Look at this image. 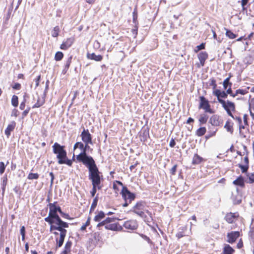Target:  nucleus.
Here are the masks:
<instances>
[{
  "mask_svg": "<svg viewBox=\"0 0 254 254\" xmlns=\"http://www.w3.org/2000/svg\"><path fill=\"white\" fill-rule=\"evenodd\" d=\"M52 148L53 153L56 154V157L59 164H66L68 166H72L71 160L67 158V152L65 149L64 146L61 145L58 142H55Z\"/></svg>",
  "mask_w": 254,
  "mask_h": 254,
  "instance_id": "nucleus-1",
  "label": "nucleus"
},
{
  "mask_svg": "<svg viewBox=\"0 0 254 254\" xmlns=\"http://www.w3.org/2000/svg\"><path fill=\"white\" fill-rule=\"evenodd\" d=\"M83 165L88 170V178L91 181L92 184L103 180L102 173L99 171L95 161Z\"/></svg>",
  "mask_w": 254,
  "mask_h": 254,
  "instance_id": "nucleus-2",
  "label": "nucleus"
},
{
  "mask_svg": "<svg viewBox=\"0 0 254 254\" xmlns=\"http://www.w3.org/2000/svg\"><path fill=\"white\" fill-rule=\"evenodd\" d=\"M90 143H84V151L76 156L77 162L81 163L83 165L90 162H94L93 157L88 154V152H92L93 148L90 146Z\"/></svg>",
  "mask_w": 254,
  "mask_h": 254,
  "instance_id": "nucleus-3",
  "label": "nucleus"
},
{
  "mask_svg": "<svg viewBox=\"0 0 254 254\" xmlns=\"http://www.w3.org/2000/svg\"><path fill=\"white\" fill-rule=\"evenodd\" d=\"M199 109H202L205 113L210 114L214 113V111L211 108L209 101L203 96L199 97Z\"/></svg>",
  "mask_w": 254,
  "mask_h": 254,
  "instance_id": "nucleus-4",
  "label": "nucleus"
},
{
  "mask_svg": "<svg viewBox=\"0 0 254 254\" xmlns=\"http://www.w3.org/2000/svg\"><path fill=\"white\" fill-rule=\"evenodd\" d=\"M120 193L124 200L128 199H135L136 197V194L131 192L126 186H123Z\"/></svg>",
  "mask_w": 254,
  "mask_h": 254,
  "instance_id": "nucleus-5",
  "label": "nucleus"
},
{
  "mask_svg": "<svg viewBox=\"0 0 254 254\" xmlns=\"http://www.w3.org/2000/svg\"><path fill=\"white\" fill-rule=\"evenodd\" d=\"M80 137H81L82 141L84 143H90L91 145L93 144L92 141V136L89 132L88 129L83 128L81 133Z\"/></svg>",
  "mask_w": 254,
  "mask_h": 254,
  "instance_id": "nucleus-6",
  "label": "nucleus"
},
{
  "mask_svg": "<svg viewBox=\"0 0 254 254\" xmlns=\"http://www.w3.org/2000/svg\"><path fill=\"white\" fill-rule=\"evenodd\" d=\"M146 202L143 200H140L137 201L135 204L129 210V212H133L136 214L137 212L143 210L146 205Z\"/></svg>",
  "mask_w": 254,
  "mask_h": 254,
  "instance_id": "nucleus-7",
  "label": "nucleus"
},
{
  "mask_svg": "<svg viewBox=\"0 0 254 254\" xmlns=\"http://www.w3.org/2000/svg\"><path fill=\"white\" fill-rule=\"evenodd\" d=\"M68 226H69V224L68 223L62 220L58 226H56V225L50 226V231L52 232L53 230H57V231H64L67 232V231L65 228H68Z\"/></svg>",
  "mask_w": 254,
  "mask_h": 254,
  "instance_id": "nucleus-8",
  "label": "nucleus"
},
{
  "mask_svg": "<svg viewBox=\"0 0 254 254\" xmlns=\"http://www.w3.org/2000/svg\"><path fill=\"white\" fill-rule=\"evenodd\" d=\"M139 136L141 141L143 142L146 141L147 139L150 137L149 128L147 127L143 126L139 133Z\"/></svg>",
  "mask_w": 254,
  "mask_h": 254,
  "instance_id": "nucleus-9",
  "label": "nucleus"
},
{
  "mask_svg": "<svg viewBox=\"0 0 254 254\" xmlns=\"http://www.w3.org/2000/svg\"><path fill=\"white\" fill-rule=\"evenodd\" d=\"M123 226L127 230L133 231L136 230L138 227V224L136 220H130L125 222Z\"/></svg>",
  "mask_w": 254,
  "mask_h": 254,
  "instance_id": "nucleus-10",
  "label": "nucleus"
},
{
  "mask_svg": "<svg viewBox=\"0 0 254 254\" xmlns=\"http://www.w3.org/2000/svg\"><path fill=\"white\" fill-rule=\"evenodd\" d=\"M240 235L239 231H232L230 233H228L227 235V242L230 244L234 243L240 237Z\"/></svg>",
  "mask_w": 254,
  "mask_h": 254,
  "instance_id": "nucleus-11",
  "label": "nucleus"
},
{
  "mask_svg": "<svg viewBox=\"0 0 254 254\" xmlns=\"http://www.w3.org/2000/svg\"><path fill=\"white\" fill-rule=\"evenodd\" d=\"M239 217V214L238 212H230L226 214V215L225 216V220L228 223L231 224L235 222Z\"/></svg>",
  "mask_w": 254,
  "mask_h": 254,
  "instance_id": "nucleus-12",
  "label": "nucleus"
},
{
  "mask_svg": "<svg viewBox=\"0 0 254 254\" xmlns=\"http://www.w3.org/2000/svg\"><path fill=\"white\" fill-rule=\"evenodd\" d=\"M219 102L222 104V107L225 110H231L233 111H235V106L233 102L229 100H227V102H226L224 100H219Z\"/></svg>",
  "mask_w": 254,
  "mask_h": 254,
  "instance_id": "nucleus-13",
  "label": "nucleus"
},
{
  "mask_svg": "<svg viewBox=\"0 0 254 254\" xmlns=\"http://www.w3.org/2000/svg\"><path fill=\"white\" fill-rule=\"evenodd\" d=\"M74 38L70 37L67 38L65 41H64L60 46V48L63 50H66L71 46L74 42Z\"/></svg>",
  "mask_w": 254,
  "mask_h": 254,
  "instance_id": "nucleus-14",
  "label": "nucleus"
},
{
  "mask_svg": "<svg viewBox=\"0 0 254 254\" xmlns=\"http://www.w3.org/2000/svg\"><path fill=\"white\" fill-rule=\"evenodd\" d=\"M16 123L15 121H11L9 124L8 125L7 127L4 130V133L7 137H9L16 126Z\"/></svg>",
  "mask_w": 254,
  "mask_h": 254,
  "instance_id": "nucleus-15",
  "label": "nucleus"
},
{
  "mask_svg": "<svg viewBox=\"0 0 254 254\" xmlns=\"http://www.w3.org/2000/svg\"><path fill=\"white\" fill-rule=\"evenodd\" d=\"M48 206L50 209L49 215L48 217L45 218L44 220L48 223H51L50 217L58 213V212L56 210V207H53V205H48Z\"/></svg>",
  "mask_w": 254,
  "mask_h": 254,
  "instance_id": "nucleus-16",
  "label": "nucleus"
},
{
  "mask_svg": "<svg viewBox=\"0 0 254 254\" xmlns=\"http://www.w3.org/2000/svg\"><path fill=\"white\" fill-rule=\"evenodd\" d=\"M105 229L107 230H110L112 231H122L123 227L120 226L118 223H112L106 225Z\"/></svg>",
  "mask_w": 254,
  "mask_h": 254,
  "instance_id": "nucleus-17",
  "label": "nucleus"
},
{
  "mask_svg": "<svg viewBox=\"0 0 254 254\" xmlns=\"http://www.w3.org/2000/svg\"><path fill=\"white\" fill-rule=\"evenodd\" d=\"M50 219L51 220V223H49L50 226L52 225H56L58 226L61 222L62 221V219L60 218L58 213L51 216L50 217Z\"/></svg>",
  "mask_w": 254,
  "mask_h": 254,
  "instance_id": "nucleus-18",
  "label": "nucleus"
},
{
  "mask_svg": "<svg viewBox=\"0 0 254 254\" xmlns=\"http://www.w3.org/2000/svg\"><path fill=\"white\" fill-rule=\"evenodd\" d=\"M208 58V54L206 52H201L198 54V58L201 66H204L205 62Z\"/></svg>",
  "mask_w": 254,
  "mask_h": 254,
  "instance_id": "nucleus-19",
  "label": "nucleus"
},
{
  "mask_svg": "<svg viewBox=\"0 0 254 254\" xmlns=\"http://www.w3.org/2000/svg\"><path fill=\"white\" fill-rule=\"evenodd\" d=\"M136 215L141 218L143 221L147 223H150L153 220V218H149L144 213V210L137 212Z\"/></svg>",
  "mask_w": 254,
  "mask_h": 254,
  "instance_id": "nucleus-20",
  "label": "nucleus"
},
{
  "mask_svg": "<svg viewBox=\"0 0 254 254\" xmlns=\"http://www.w3.org/2000/svg\"><path fill=\"white\" fill-rule=\"evenodd\" d=\"M219 117L217 115H214L211 117L209 120V123L213 126H219L220 125V121L219 120Z\"/></svg>",
  "mask_w": 254,
  "mask_h": 254,
  "instance_id": "nucleus-21",
  "label": "nucleus"
},
{
  "mask_svg": "<svg viewBox=\"0 0 254 254\" xmlns=\"http://www.w3.org/2000/svg\"><path fill=\"white\" fill-rule=\"evenodd\" d=\"M87 57L88 59L94 60L97 62H99L102 61L103 59V56L101 55H96L95 53H93L92 54L87 53Z\"/></svg>",
  "mask_w": 254,
  "mask_h": 254,
  "instance_id": "nucleus-22",
  "label": "nucleus"
},
{
  "mask_svg": "<svg viewBox=\"0 0 254 254\" xmlns=\"http://www.w3.org/2000/svg\"><path fill=\"white\" fill-rule=\"evenodd\" d=\"M235 252L234 249L228 244H225L221 254H233Z\"/></svg>",
  "mask_w": 254,
  "mask_h": 254,
  "instance_id": "nucleus-23",
  "label": "nucleus"
},
{
  "mask_svg": "<svg viewBox=\"0 0 254 254\" xmlns=\"http://www.w3.org/2000/svg\"><path fill=\"white\" fill-rule=\"evenodd\" d=\"M233 184L236 186H238L241 187H244L245 186V182L243 177L240 176L237 179L234 180L233 182Z\"/></svg>",
  "mask_w": 254,
  "mask_h": 254,
  "instance_id": "nucleus-24",
  "label": "nucleus"
},
{
  "mask_svg": "<svg viewBox=\"0 0 254 254\" xmlns=\"http://www.w3.org/2000/svg\"><path fill=\"white\" fill-rule=\"evenodd\" d=\"M72 59V56H70L68 58L67 60L66 61L65 65H64V67L62 71V73L63 74H65L67 72V70H68V68H69L70 64L71 63Z\"/></svg>",
  "mask_w": 254,
  "mask_h": 254,
  "instance_id": "nucleus-25",
  "label": "nucleus"
},
{
  "mask_svg": "<svg viewBox=\"0 0 254 254\" xmlns=\"http://www.w3.org/2000/svg\"><path fill=\"white\" fill-rule=\"evenodd\" d=\"M45 97H44L43 95L42 99L38 97L37 102L32 107V108H39L44 105L45 102Z\"/></svg>",
  "mask_w": 254,
  "mask_h": 254,
  "instance_id": "nucleus-26",
  "label": "nucleus"
},
{
  "mask_svg": "<svg viewBox=\"0 0 254 254\" xmlns=\"http://www.w3.org/2000/svg\"><path fill=\"white\" fill-rule=\"evenodd\" d=\"M105 217V213L102 211H100L99 212L98 214L94 217V221H95V222H99Z\"/></svg>",
  "mask_w": 254,
  "mask_h": 254,
  "instance_id": "nucleus-27",
  "label": "nucleus"
},
{
  "mask_svg": "<svg viewBox=\"0 0 254 254\" xmlns=\"http://www.w3.org/2000/svg\"><path fill=\"white\" fill-rule=\"evenodd\" d=\"M84 143L81 141L76 142L73 146V150L78 148L80 150L81 152L84 151Z\"/></svg>",
  "mask_w": 254,
  "mask_h": 254,
  "instance_id": "nucleus-28",
  "label": "nucleus"
},
{
  "mask_svg": "<svg viewBox=\"0 0 254 254\" xmlns=\"http://www.w3.org/2000/svg\"><path fill=\"white\" fill-rule=\"evenodd\" d=\"M203 160V158L197 154H195L192 159V163L194 165L200 164Z\"/></svg>",
  "mask_w": 254,
  "mask_h": 254,
  "instance_id": "nucleus-29",
  "label": "nucleus"
},
{
  "mask_svg": "<svg viewBox=\"0 0 254 254\" xmlns=\"http://www.w3.org/2000/svg\"><path fill=\"white\" fill-rule=\"evenodd\" d=\"M206 131V128L205 127H200L198 128L195 132V134L198 136H203Z\"/></svg>",
  "mask_w": 254,
  "mask_h": 254,
  "instance_id": "nucleus-30",
  "label": "nucleus"
},
{
  "mask_svg": "<svg viewBox=\"0 0 254 254\" xmlns=\"http://www.w3.org/2000/svg\"><path fill=\"white\" fill-rule=\"evenodd\" d=\"M208 119L207 115L203 114L200 115V117L198 120L200 125H203L206 123Z\"/></svg>",
  "mask_w": 254,
  "mask_h": 254,
  "instance_id": "nucleus-31",
  "label": "nucleus"
},
{
  "mask_svg": "<svg viewBox=\"0 0 254 254\" xmlns=\"http://www.w3.org/2000/svg\"><path fill=\"white\" fill-rule=\"evenodd\" d=\"M132 22L134 25H138L137 21V11L136 8H135L132 12Z\"/></svg>",
  "mask_w": 254,
  "mask_h": 254,
  "instance_id": "nucleus-32",
  "label": "nucleus"
},
{
  "mask_svg": "<svg viewBox=\"0 0 254 254\" xmlns=\"http://www.w3.org/2000/svg\"><path fill=\"white\" fill-rule=\"evenodd\" d=\"M226 35L231 39H233L238 36V35L234 33L231 30L227 29H226Z\"/></svg>",
  "mask_w": 254,
  "mask_h": 254,
  "instance_id": "nucleus-33",
  "label": "nucleus"
},
{
  "mask_svg": "<svg viewBox=\"0 0 254 254\" xmlns=\"http://www.w3.org/2000/svg\"><path fill=\"white\" fill-rule=\"evenodd\" d=\"M232 200L234 204H239L242 202V197L239 195H237L236 196H233Z\"/></svg>",
  "mask_w": 254,
  "mask_h": 254,
  "instance_id": "nucleus-34",
  "label": "nucleus"
},
{
  "mask_svg": "<svg viewBox=\"0 0 254 254\" xmlns=\"http://www.w3.org/2000/svg\"><path fill=\"white\" fill-rule=\"evenodd\" d=\"M11 105L14 107H17L18 105V97L16 95H13L11 98Z\"/></svg>",
  "mask_w": 254,
  "mask_h": 254,
  "instance_id": "nucleus-35",
  "label": "nucleus"
},
{
  "mask_svg": "<svg viewBox=\"0 0 254 254\" xmlns=\"http://www.w3.org/2000/svg\"><path fill=\"white\" fill-rule=\"evenodd\" d=\"M98 201V196L97 195L93 200V202L91 204V206L90 209V212H91L92 211H93L96 207L97 206V203Z\"/></svg>",
  "mask_w": 254,
  "mask_h": 254,
  "instance_id": "nucleus-36",
  "label": "nucleus"
},
{
  "mask_svg": "<svg viewBox=\"0 0 254 254\" xmlns=\"http://www.w3.org/2000/svg\"><path fill=\"white\" fill-rule=\"evenodd\" d=\"M238 166L241 169L243 173H247L249 168V165L248 164L243 165L241 164H238Z\"/></svg>",
  "mask_w": 254,
  "mask_h": 254,
  "instance_id": "nucleus-37",
  "label": "nucleus"
},
{
  "mask_svg": "<svg viewBox=\"0 0 254 254\" xmlns=\"http://www.w3.org/2000/svg\"><path fill=\"white\" fill-rule=\"evenodd\" d=\"M64 57V54L60 51H58L56 53L55 55V60L56 61H61Z\"/></svg>",
  "mask_w": 254,
  "mask_h": 254,
  "instance_id": "nucleus-38",
  "label": "nucleus"
},
{
  "mask_svg": "<svg viewBox=\"0 0 254 254\" xmlns=\"http://www.w3.org/2000/svg\"><path fill=\"white\" fill-rule=\"evenodd\" d=\"M224 127L226 129L227 131L232 133L233 132V126L231 125L229 121H227L224 126Z\"/></svg>",
  "mask_w": 254,
  "mask_h": 254,
  "instance_id": "nucleus-39",
  "label": "nucleus"
},
{
  "mask_svg": "<svg viewBox=\"0 0 254 254\" xmlns=\"http://www.w3.org/2000/svg\"><path fill=\"white\" fill-rule=\"evenodd\" d=\"M59 32H60L59 27L58 26H55L54 28V29L52 32V37H55V38L59 36Z\"/></svg>",
  "mask_w": 254,
  "mask_h": 254,
  "instance_id": "nucleus-40",
  "label": "nucleus"
},
{
  "mask_svg": "<svg viewBox=\"0 0 254 254\" xmlns=\"http://www.w3.org/2000/svg\"><path fill=\"white\" fill-rule=\"evenodd\" d=\"M39 175L38 173H30L27 177L29 180H37L39 178Z\"/></svg>",
  "mask_w": 254,
  "mask_h": 254,
  "instance_id": "nucleus-41",
  "label": "nucleus"
},
{
  "mask_svg": "<svg viewBox=\"0 0 254 254\" xmlns=\"http://www.w3.org/2000/svg\"><path fill=\"white\" fill-rule=\"evenodd\" d=\"M8 163V161L6 162V164H5L3 162H0V174L1 175L4 172L5 168Z\"/></svg>",
  "mask_w": 254,
  "mask_h": 254,
  "instance_id": "nucleus-42",
  "label": "nucleus"
},
{
  "mask_svg": "<svg viewBox=\"0 0 254 254\" xmlns=\"http://www.w3.org/2000/svg\"><path fill=\"white\" fill-rule=\"evenodd\" d=\"M247 176L248 178V183L253 184L254 183V172L251 173H247Z\"/></svg>",
  "mask_w": 254,
  "mask_h": 254,
  "instance_id": "nucleus-43",
  "label": "nucleus"
},
{
  "mask_svg": "<svg viewBox=\"0 0 254 254\" xmlns=\"http://www.w3.org/2000/svg\"><path fill=\"white\" fill-rule=\"evenodd\" d=\"M27 95L26 93H25L24 95H23V101H22V102H21V103H20V106H19V109L21 110H24L25 107V103L26 102V97H27Z\"/></svg>",
  "mask_w": 254,
  "mask_h": 254,
  "instance_id": "nucleus-44",
  "label": "nucleus"
},
{
  "mask_svg": "<svg viewBox=\"0 0 254 254\" xmlns=\"http://www.w3.org/2000/svg\"><path fill=\"white\" fill-rule=\"evenodd\" d=\"M223 87L225 89H226L228 86L231 87L232 83L230 82L229 78H226L223 81Z\"/></svg>",
  "mask_w": 254,
  "mask_h": 254,
  "instance_id": "nucleus-45",
  "label": "nucleus"
},
{
  "mask_svg": "<svg viewBox=\"0 0 254 254\" xmlns=\"http://www.w3.org/2000/svg\"><path fill=\"white\" fill-rule=\"evenodd\" d=\"M20 233L21 235V239H22V241H25V233H26V231H25V228L24 226H22L20 227Z\"/></svg>",
  "mask_w": 254,
  "mask_h": 254,
  "instance_id": "nucleus-46",
  "label": "nucleus"
},
{
  "mask_svg": "<svg viewBox=\"0 0 254 254\" xmlns=\"http://www.w3.org/2000/svg\"><path fill=\"white\" fill-rule=\"evenodd\" d=\"M1 187H6L7 183V175L5 174L4 175L1 179Z\"/></svg>",
  "mask_w": 254,
  "mask_h": 254,
  "instance_id": "nucleus-47",
  "label": "nucleus"
},
{
  "mask_svg": "<svg viewBox=\"0 0 254 254\" xmlns=\"http://www.w3.org/2000/svg\"><path fill=\"white\" fill-rule=\"evenodd\" d=\"M209 84L210 86H212L213 89H215L217 87L216 80L214 78H211L209 79Z\"/></svg>",
  "mask_w": 254,
  "mask_h": 254,
  "instance_id": "nucleus-48",
  "label": "nucleus"
},
{
  "mask_svg": "<svg viewBox=\"0 0 254 254\" xmlns=\"http://www.w3.org/2000/svg\"><path fill=\"white\" fill-rule=\"evenodd\" d=\"M248 92V90L246 89H237L236 91V92L235 93V95H238L239 94H241V95H244L246 94H247Z\"/></svg>",
  "mask_w": 254,
  "mask_h": 254,
  "instance_id": "nucleus-49",
  "label": "nucleus"
},
{
  "mask_svg": "<svg viewBox=\"0 0 254 254\" xmlns=\"http://www.w3.org/2000/svg\"><path fill=\"white\" fill-rule=\"evenodd\" d=\"M205 47V43H202L200 45H199L196 47L195 49H194V52L195 53H197L199 51L204 49Z\"/></svg>",
  "mask_w": 254,
  "mask_h": 254,
  "instance_id": "nucleus-50",
  "label": "nucleus"
},
{
  "mask_svg": "<svg viewBox=\"0 0 254 254\" xmlns=\"http://www.w3.org/2000/svg\"><path fill=\"white\" fill-rule=\"evenodd\" d=\"M213 90H214L213 91V94L217 97L218 101H219V100H222L221 98H220V95L221 94V91L219 89H217L216 88H215V89H213Z\"/></svg>",
  "mask_w": 254,
  "mask_h": 254,
  "instance_id": "nucleus-51",
  "label": "nucleus"
},
{
  "mask_svg": "<svg viewBox=\"0 0 254 254\" xmlns=\"http://www.w3.org/2000/svg\"><path fill=\"white\" fill-rule=\"evenodd\" d=\"M72 242L70 241H67L65 243V245L64 247V249L66 250L67 251L69 252H70L71 248L72 246Z\"/></svg>",
  "mask_w": 254,
  "mask_h": 254,
  "instance_id": "nucleus-52",
  "label": "nucleus"
},
{
  "mask_svg": "<svg viewBox=\"0 0 254 254\" xmlns=\"http://www.w3.org/2000/svg\"><path fill=\"white\" fill-rule=\"evenodd\" d=\"M90 217H88L86 220V222L80 228L81 231H85L86 229V227L90 225Z\"/></svg>",
  "mask_w": 254,
  "mask_h": 254,
  "instance_id": "nucleus-53",
  "label": "nucleus"
},
{
  "mask_svg": "<svg viewBox=\"0 0 254 254\" xmlns=\"http://www.w3.org/2000/svg\"><path fill=\"white\" fill-rule=\"evenodd\" d=\"M56 246H57V248H60L61 247L63 244H64V240H62V239H58V238H57L56 239Z\"/></svg>",
  "mask_w": 254,
  "mask_h": 254,
  "instance_id": "nucleus-54",
  "label": "nucleus"
},
{
  "mask_svg": "<svg viewBox=\"0 0 254 254\" xmlns=\"http://www.w3.org/2000/svg\"><path fill=\"white\" fill-rule=\"evenodd\" d=\"M143 239H144V240L146 241L147 242V243L149 244H152V241L150 240V239L146 235H144V234H141L139 235Z\"/></svg>",
  "mask_w": 254,
  "mask_h": 254,
  "instance_id": "nucleus-55",
  "label": "nucleus"
},
{
  "mask_svg": "<svg viewBox=\"0 0 254 254\" xmlns=\"http://www.w3.org/2000/svg\"><path fill=\"white\" fill-rule=\"evenodd\" d=\"M49 84H50V81L49 80H47L46 82L45 88V90H44V91L43 93V95L44 97L46 96L47 93L49 90Z\"/></svg>",
  "mask_w": 254,
  "mask_h": 254,
  "instance_id": "nucleus-56",
  "label": "nucleus"
},
{
  "mask_svg": "<svg viewBox=\"0 0 254 254\" xmlns=\"http://www.w3.org/2000/svg\"><path fill=\"white\" fill-rule=\"evenodd\" d=\"M138 25H134V28L131 30V32L134 36V38H136L138 33Z\"/></svg>",
  "mask_w": 254,
  "mask_h": 254,
  "instance_id": "nucleus-57",
  "label": "nucleus"
},
{
  "mask_svg": "<svg viewBox=\"0 0 254 254\" xmlns=\"http://www.w3.org/2000/svg\"><path fill=\"white\" fill-rule=\"evenodd\" d=\"M116 220H119V219L116 217H107L105 219V221L108 224L114 222Z\"/></svg>",
  "mask_w": 254,
  "mask_h": 254,
  "instance_id": "nucleus-58",
  "label": "nucleus"
},
{
  "mask_svg": "<svg viewBox=\"0 0 254 254\" xmlns=\"http://www.w3.org/2000/svg\"><path fill=\"white\" fill-rule=\"evenodd\" d=\"M60 215L64 219L68 220H72L73 219V218L70 217L68 214L64 213V212H63Z\"/></svg>",
  "mask_w": 254,
  "mask_h": 254,
  "instance_id": "nucleus-59",
  "label": "nucleus"
},
{
  "mask_svg": "<svg viewBox=\"0 0 254 254\" xmlns=\"http://www.w3.org/2000/svg\"><path fill=\"white\" fill-rule=\"evenodd\" d=\"M101 182L99 181L96 182L95 183H93V184H92V186L94 187V185L95 187V188L98 190H101L102 188V185H101Z\"/></svg>",
  "mask_w": 254,
  "mask_h": 254,
  "instance_id": "nucleus-60",
  "label": "nucleus"
},
{
  "mask_svg": "<svg viewBox=\"0 0 254 254\" xmlns=\"http://www.w3.org/2000/svg\"><path fill=\"white\" fill-rule=\"evenodd\" d=\"M31 109V108L30 107H27L26 109L22 113V118L23 119L25 118L28 114L29 113L30 110Z\"/></svg>",
  "mask_w": 254,
  "mask_h": 254,
  "instance_id": "nucleus-61",
  "label": "nucleus"
},
{
  "mask_svg": "<svg viewBox=\"0 0 254 254\" xmlns=\"http://www.w3.org/2000/svg\"><path fill=\"white\" fill-rule=\"evenodd\" d=\"M216 131H217V129L213 131H209L208 132V134L205 136V138L206 139H208V138L211 137L212 136L215 135Z\"/></svg>",
  "mask_w": 254,
  "mask_h": 254,
  "instance_id": "nucleus-62",
  "label": "nucleus"
},
{
  "mask_svg": "<svg viewBox=\"0 0 254 254\" xmlns=\"http://www.w3.org/2000/svg\"><path fill=\"white\" fill-rule=\"evenodd\" d=\"M177 165L175 164L173 166V167L171 169L170 171V173L171 175H175L176 174V172L177 171Z\"/></svg>",
  "mask_w": 254,
  "mask_h": 254,
  "instance_id": "nucleus-63",
  "label": "nucleus"
},
{
  "mask_svg": "<svg viewBox=\"0 0 254 254\" xmlns=\"http://www.w3.org/2000/svg\"><path fill=\"white\" fill-rule=\"evenodd\" d=\"M12 88L14 90H19L21 88V85L19 83H15L14 85L12 86Z\"/></svg>",
  "mask_w": 254,
  "mask_h": 254,
  "instance_id": "nucleus-64",
  "label": "nucleus"
}]
</instances>
